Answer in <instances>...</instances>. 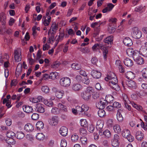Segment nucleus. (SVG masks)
<instances>
[{
    "mask_svg": "<svg viewBox=\"0 0 147 147\" xmlns=\"http://www.w3.org/2000/svg\"><path fill=\"white\" fill-rule=\"evenodd\" d=\"M14 59L17 62L20 61L21 60V58L20 57L19 55H15Z\"/></svg>",
    "mask_w": 147,
    "mask_h": 147,
    "instance_id": "338daca9",
    "label": "nucleus"
},
{
    "mask_svg": "<svg viewBox=\"0 0 147 147\" xmlns=\"http://www.w3.org/2000/svg\"><path fill=\"white\" fill-rule=\"evenodd\" d=\"M58 73L56 72H53L50 74L49 75V78L52 80L55 79L57 76Z\"/></svg>",
    "mask_w": 147,
    "mask_h": 147,
    "instance_id": "4c0bfd02",
    "label": "nucleus"
},
{
    "mask_svg": "<svg viewBox=\"0 0 147 147\" xmlns=\"http://www.w3.org/2000/svg\"><path fill=\"white\" fill-rule=\"evenodd\" d=\"M67 142L65 140H62L61 143V147H65L67 146Z\"/></svg>",
    "mask_w": 147,
    "mask_h": 147,
    "instance_id": "e2e57ef3",
    "label": "nucleus"
},
{
    "mask_svg": "<svg viewBox=\"0 0 147 147\" xmlns=\"http://www.w3.org/2000/svg\"><path fill=\"white\" fill-rule=\"evenodd\" d=\"M82 108V107H80L79 106H76V107L75 109L76 110L77 114L79 112L82 113V110H84V109L83 110Z\"/></svg>",
    "mask_w": 147,
    "mask_h": 147,
    "instance_id": "603ef678",
    "label": "nucleus"
},
{
    "mask_svg": "<svg viewBox=\"0 0 147 147\" xmlns=\"http://www.w3.org/2000/svg\"><path fill=\"white\" fill-rule=\"evenodd\" d=\"M81 107L82 109H83V110L84 109V110H82V112H84V113L85 112L87 111L88 110V107L86 105H83Z\"/></svg>",
    "mask_w": 147,
    "mask_h": 147,
    "instance_id": "680f3d73",
    "label": "nucleus"
},
{
    "mask_svg": "<svg viewBox=\"0 0 147 147\" xmlns=\"http://www.w3.org/2000/svg\"><path fill=\"white\" fill-rule=\"evenodd\" d=\"M132 30L133 32L131 34L133 38L136 39H138L141 37L142 33L138 28L134 27L133 28Z\"/></svg>",
    "mask_w": 147,
    "mask_h": 147,
    "instance_id": "7ed1b4c3",
    "label": "nucleus"
},
{
    "mask_svg": "<svg viewBox=\"0 0 147 147\" xmlns=\"http://www.w3.org/2000/svg\"><path fill=\"white\" fill-rule=\"evenodd\" d=\"M58 107L61 110L64 112H67V107L62 103H59L58 104Z\"/></svg>",
    "mask_w": 147,
    "mask_h": 147,
    "instance_id": "f704fd0d",
    "label": "nucleus"
},
{
    "mask_svg": "<svg viewBox=\"0 0 147 147\" xmlns=\"http://www.w3.org/2000/svg\"><path fill=\"white\" fill-rule=\"evenodd\" d=\"M41 90L44 93H47L49 91V88L47 86H43L41 88Z\"/></svg>",
    "mask_w": 147,
    "mask_h": 147,
    "instance_id": "58836bf2",
    "label": "nucleus"
},
{
    "mask_svg": "<svg viewBox=\"0 0 147 147\" xmlns=\"http://www.w3.org/2000/svg\"><path fill=\"white\" fill-rule=\"evenodd\" d=\"M103 109H99L98 113V116L101 117L104 116L106 115V113L105 111L103 110Z\"/></svg>",
    "mask_w": 147,
    "mask_h": 147,
    "instance_id": "2f4dec72",
    "label": "nucleus"
},
{
    "mask_svg": "<svg viewBox=\"0 0 147 147\" xmlns=\"http://www.w3.org/2000/svg\"><path fill=\"white\" fill-rule=\"evenodd\" d=\"M53 92L55 93L56 97L59 98H61L64 94V92L63 90L54 87L52 88Z\"/></svg>",
    "mask_w": 147,
    "mask_h": 147,
    "instance_id": "0eeeda50",
    "label": "nucleus"
},
{
    "mask_svg": "<svg viewBox=\"0 0 147 147\" xmlns=\"http://www.w3.org/2000/svg\"><path fill=\"white\" fill-rule=\"evenodd\" d=\"M49 124L52 125L56 126L58 123V117L57 116H53L51 118L49 119Z\"/></svg>",
    "mask_w": 147,
    "mask_h": 147,
    "instance_id": "9b49d317",
    "label": "nucleus"
},
{
    "mask_svg": "<svg viewBox=\"0 0 147 147\" xmlns=\"http://www.w3.org/2000/svg\"><path fill=\"white\" fill-rule=\"evenodd\" d=\"M34 129L33 125L30 123H28L24 127V129L26 131L29 132L32 131Z\"/></svg>",
    "mask_w": 147,
    "mask_h": 147,
    "instance_id": "6ab92c4d",
    "label": "nucleus"
},
{
    "mask_svg": "<svg viewBox=\"0 0 147 147\" xmlns=\"http://www.w3.org/2000/svg\"><path fill=\"white\" fill-rule=\"evenodd\" d=\"M102 51H103V53L104 59L105 61H106L107 58V54H108V48L107 47H105Z\"/></svg>",
    "mask_w": 147,
    "mask_h": 147,
    "instance_id": "473e14b6",
    "label": "nucleus"
},
{
    "mask_svg": "<svg viewBox=\"0 0 147 147\" xmlns=\"http://www.w3.org/2000/svg\"><path fill=\"white\" fill-rule=\"evenodd\" d=\"M12 137L13 136L11 135L10 137H8L5 140L6 142L10 145H14L16 143V141Z\"/></svg>",
    "mask_w": 147,
    "mask_h": 147,
    "instance_id": "f3484780",
    "label": "nucleus"
},
{
    "mask_svg": "<svg viewBox=\"0 0 147 147\" xmlns=\"http://www.w3.org/2000/svg\"><path fill=\"white\" fill-rule=\"evenodd\" d=\"M94 91V90L93 88L88 87L81 93V96L84 100L88 101L90 98L91 95Z\"/></svg>",
    "mask_w": 147,
    "mask_h": 147,
    "instance_id": "f257e3e1",
    "label": "nucleus"
},
{
    "mask_svg": "<svg viewBox=\"0 0 147 147\" xmlns=\"http://www.w3.org/2000/svg\"><path fill=\"white\" fill-rule=\"evenodd\" d=\"M119 68L120 72L121 73H123L125 72V69L120 64L119 65Z\"/></svg>",
    "mask_w": 147,
    "mask_h": 147,
    "instance_id": "69168bd1",
    "label": "nucleus"
},
{
    "mask_svg": "<svg viewBox=\"0 0 147 147\" xmlns=\"http://www.w3.org/2000/svg\"><path fill=\"white\" fill-rule=\"evenodd\" d=\"M113 106L114 108H119L121 106V104L120 103L116 102H114L113 104Z\"/></svg>",
    "mask_w": 147,
    "mask_h": 147,
    "instance_id": "8fccbe9b",
    "label": "nucleus"
},
{
    "mask_svg": "<svg viewBox=\"0 0 147 147\" xmlns=\"http://www.w3.org/2000/svg\"><path fill=\"white\" fill-rule=\"evenodd\" d=\"M125 77L131 80L134 79L135 77V74L131 71H128L125 74Z\"/></svg>",
    "mask_w": 147,
    "mask_h": 147,
    "instance_id": "aec40b11",
    "label": "nucleus"
},
{
    "mask_svg": "<svg viewBox=\"0 0 147 147\" xmlns=\"http://www.w3.org/2000/svg\"><path fill=\"white\" fill-rule=\"evenodd\" d=\"M130 132L128 129H124L122 131V135L123 137L126 138L130 135Z\"/></svg>",
    "mask_w": 147,
    "mask_h": 147,
    "instance_id": "c85d7f7f",
    "label": "nucleus"
},
{
    "mask_svg": "<svg viewBox=\"0 0 147 147\" xmlns=\"http://www.w3.org/2000/svg\"><path fill=\"white\" fill-rule=\"evenodd\" d=\"M91 74L93 78L96 79H99L101 76V74L100 72L94 69L91 71Z\"/></svg>",
    "mask_w": 147,
    "mask_h": 147,
    "instance_id": "9d476101",
    "label": "nucleus"
},
{
    "mask_svg": "<svg viewBox=\"0 0 147 147\" xmlns=\"http://www.w3.org/2000/svg\"><path fill=\"white\" fill-rule=\"evenodd\" d=\"M136 136L137 139L139 141H140L143 138L141 131L137 132L136 134Z\"/></svg>",
    "mask_w": 147,
    "mask_h": 147,
    "instance_id": "c756f323",
    "label": "nucleus"
},
{
    "mask_svg": "<svg viewBox=\"0 0 147 147\" xmlns=\"http://www.w3.org/2000/svg\"><path fill=\"white\" fill-rule=\"evenodd\" d=\"M113 128L115 132L116 133L119 134L121 131L120 126L118 125H115Z\"/></svg>",
    "mask_w": 147,
    "mask_h": 147,
    "instance_id": "7c9ffc66",
    "label": "nucleus"
},
{
    "mask_svg": "<svg viewBox=\"0 0 147 147\" xmlns=\"http://www.w3.org/2000/svg\"><path fill=\"white\" fill-rule=\"evenodd\" d=\"M52 31H54V30H56L58 28V25H56L55 24H53L51 26Z\"/></svg>",
    "mask_w": 147,
    "mask_h": 147,
    "instance_id": "774afa93",
    "label": "nucleus"
},
{
    "mask_svg": "<svg viewBox=\"0 0 147 147\" xmlns=\"http://www.w3.org/2000/svg\"><path fill=\"white\" fill-rule=\"evenodd\" d=\"M113 37L111 36H109L107 37L104 40V42L105 43H107L108 44H110L111 45L113 44Z\"/></svg>",
    "mask_w": 147,
    "mask_h": 147,
    "instance_id": "4be33fe9",
    "label": "nucleus"
},
{
    "mask_svg": "<svg viewBox=\"0 0 147 147\" xmlns=\"http://www.w3.org/2000/svg\"><path fill=\"white\" fill-rule=\"evenodd\" d=\"M16 138L18 139H22L25 136V134L22 131L17 132L16 134Z\"/></svg>",
    "mask_w": 147,
    "mask_h": 147,
    "instance_id": "cd10ccee",
    "label": "nucleus"
},
{
    "mask_svg": "<svg viewBox=\"0 0 147 147\" xmlns=\"http://www.w3.org/2000/svg\"><path fill=\"white\" fill-rule=\"evenodd\" d=\"M114 5L111 3H109L107 4V7L104 9L102 12L103 13H106L108 11H109L112 10L114 7Z\"/></svg>",
    "mask_w": 147,
    "mask_h": 147,
    "instance_id": "2eb2a0df",
    "label": "nucleus"
},
{
    "mask_svg": "<svg viewBox=\"0 0 147 147\" xmlns=\"http://www.w3.org/2000/svg\"><path fill=\"white\" fill-rule=\"evenodd\" d=\"M18 82L17 81V80L16 79H14L11 80L10 85L11 87H12V86H16L17 84H18Z\"/></svg>",
    "mask_w": 147,
    "mask_h": 147,
    "instance_id": "6e6d98bb",
    "label": "nucleus"
},
{
    "mask_svg": "<svg viewBox=\"0 0 147 147\" xmlns=\"http://www.w3.org/2000/svg\"><path fill=\"white\" fill-rule=\"evenodd\" d=\"M117 118L119 122H121L123 120V117L121 113L119 112H118L117 113Z\"/></svg>",
    "mask_w": 147,
    "mask_h": 147,
    "instance_id": "ea45409f",
    "label": "nucleus"
},
{
    "mask_svg": "<svg viewBox=\"0 0 147 147\" xmlns=\"http://www.w3.org/2000/svg\"><path fill=\"white\" fill-rule=\"evenodd\" d=\"M44 124L43 122L41 121H38L36 124V127L38 130H40L42 129L44 127Z\"/></svg>",
    "mask_w": 147,
    "mask_h": 147,
    "instance_id": "bb28decb",
    "label": "nucleus"
},
{
    "mask_svg": "<svg viewBox=\"0 0 147 147\" xmlns=\"http://www.w3.org/2000/svg\"><path fill=\"white\" fill-rule=\"evenodd\" d=\"M124 64L127 67H131L133 65V61L129 58H127L124 61Z\"/></svg>",
    "mask_w": 147,
    "mask_h": 147,
    "instance_id": "412c9836",
    "label": "nucleus"
},
{
    "mask_svg": "<svg viewBox=\"0 0 147 147\" xmlns=\"http://www.w3.org/2000/svg\"><path fill=\"white\" fill-rule=\"evenodd\" d=\"M6 18L4 13L3 12H1L0 14V22L1 23L3 26L2 29H5V23H6Z\"/></svg>",
    "mask_w": 147,
    "mask_h": 147,
    "instance_id": "1a4fd4ad",
    "label": "nucleus"
},
{
    "mask_svg": "<svg viewBox=\"0 0 147 147\" xmlns=\"http://www.w3.org/2000/svg\"><path fill=\"white\" fill-rule=\"evenodd\" d=\"M24 107H23V109L24 112L27 113H32L33 112V110L32 107L25 105Z\"/></svg>",
    "mask_w": 147,
    "mask_h": 147,
    "instance_id": "5701e85b",
    "label": "nucleus"
},
{
    "mask_svg": "<svg viewBox=\"0 0 147 147\" xmlns=\"http://www.w3.org/2000/svg\"><path fill=\"white\" fill-rule=\"evenodd\" d=\"M118 82V80L117 79V78L116 77H115V78H113V79H111L110 80V81H109V83H112V84H116V83H117Z\"/></svg>",
    "mask_w": 147,
    "mask_h": 147,
    "instance_id": "de8ad7c7",
    "label": "nucleus"
},
{
    "mask_svg": "<svg viewBox=\"0 0 147 147\" xmlns=\"http://www.w3.org/2000/svg\"><path fill=\"white\" fill-rule=\"evenodd\" d=\"M88 131L90 132H92L94 129V127L92 124L90 125L89 126H88L87 127Z\"/></svg>",
    "mask_w": 147,
    "mask_h": 147,
    "instance_id": "49530a36",
    "label": "nucleus"
},
{
    "mask_svg": "<svg viewBox=\"0 0 147 147\" xmlns=\"http://www.w3.org/2000/svg\"><path fill=\"white\" fill-rule=\"evenodd\" d=\"M78 136L75 134L73 135H72L71 137V140L73 142H76L77 141L78 139Z\"/></svg>",
    "mask_w": 147,
    "mask_h": 147,
    "instance_id": "a18cd8bd",
    "label": "nucleus"
},
{
    "mask_svg": "<svg viewBox=\"0 0 147 147\" xmlns=\"http://www.w3.org/2000/svg\"><path fill=\"white\" fill-rule=\"evenodd\" d=\"M109 85L111 87L114 89L116 91H119L120 90V87L117 84V83L116 84H109Z\"/></svg>",
    "mask_w": 147,
    "mask_h": 147,
    "instance_id": "b1692460",
    "label": "nucleus"
},
{
    "mask_svg": "<svg viewBox=\"0 0 147 147\" xmlns=\"http://www.w3.org/2000/svg\"><path fill=\"white\" fill-rule=\"evenodd\" d=\"M126 138H127L128 141L130 142H132L134 140V137L131 135L130 134V135L128 136Z\"/></svg>",
    "mask_w": 147,
    "mask_h": 147,
    "instance_id": "0e129e2a",
    "label": "nucleus"
},
{
    "mask_svg": "<svg viewBox=\"0 0 147 147\" xmlns=\"http://www.w3.org/2000/svg\"><path fill=\"white\" fill-rule=\"evenodd\" d=\"M126 98L125 100V98L124 97L123 98L124 100L125 101L124 104L126 108L127 109L129 110H131V107L130 105L127 104V100H128V99L127 98V96H126Z\"/></svg>",
    "mask_w": 147,
    "mask_h": 147,
    "instance_id": "79ce46f5",
    "label": "nucleus"
},
{
    "mask_svg": "<svg viewBox=\"0 0 147 147\" xmlns=\"http://www.w3.org/2000/svg\"><path fill=\"white\" fill-rule=\"evenodd\" d=\"M93 98L94 99H96L99 97V94L98 93L94 92L92 94Z\"/></svg>",
    "mask_w": 147,
    "mask_h": 147,
    "instance_id": "bf43d9fd",
    "label": "nucleus"
},
{
    "mask_svg": "<svg viewBox=\"0 0 147 147\" xmlns=\"http://www.w3.org/2000/svg\"><path fill=\"white\" fill-rule=\"evenodd\" d=\"M76 80L79 82H82L86 84H88L90 82L88 78L82 77L79 75H77L76 77Z\"/></svg>",
    "mask_w": 147,
    "mask_h": 147,
    "instance_id": "20e7f679",
    "label": "nucleus"
},
{
    "mask_svg": "<svg viewBox=\"0 0 147 147\" xmlns=\"http://www.w3.org/2000/svg\"><path fill=\"white\" fill-rule=\"evenodd\" d=\"M108 30L109 32L110 33L114 32L115 30V28L113 27L110 26L108 28Z\"/></svg>",
    "mask_w": 147,
    "mask_h": 147,
    "instance_id": "052dcab7",
    "label": "nucleus"
},
{
    "mask_svg": "<svg viewBox=\"0 0 147 147\" xmlns=\"http://www.w3.org/2000/svg\"><path fill=\"white\" fill-rule=\"evenodd\" d=\"M126 85L131 88L136 89L137 87L135 82L131 80L127 81L126 82Z\"/></svg>",
    "mask_w": 147,
    "mask_h": 147,
    "instance_id": "a211bd4d",
    "label": "nucleus"
},
{
    "mask_svg": "<svg viewBox=\"0 0 147 147\" xmlns=\"http://www.w3.org/2000/svg\"><path fill=\"white\" fill-rule=\"evenodd\" d=\"M81 125L82 127L85 128L87 127L88 123L86 119H81L80 120Z\"/></svg>",
    "mask_w": 147,
    "mask_h": 147,
    "instance_id": "c9c22d12",
    "label": "nucleus"
},
{
    "mask_svg": "<svg viewBox=\"0 0 147 147\" xmlns=\"http://www.w3.org/2000/svg\"><path fill=\"white\" fill-rule=\"evenodd\" d=\"M71 82L70 79L67 77L62 78L60 80V83L61 85L65 87L69 86Z\"/></svg>",
    "mask_w": 147,
    "mask_h": 147,
    "instance_id": "423d86ee",
    "label": "nucleus"
},
{
    "mask_svg": "<svg viewBox=\"0 0 147 147\" xmlns=\"http://www.w3.org/2000/svg\"><path fill=\"white\" fill-rule=\"evenodd\" d=\"M68 129L65 127L63 126L60 128L59 133L63 136H65L67 134Z\"/></svg>",
    "mask_w": 147,
    "mask_h": 147,
    "instance_id": "ddd939ff",
    "label": "nucleus"
},
{
    "mask_svg": "<svg viewBox=\"0 0 147 147\" xmlns=\"http://www.w3.org/2000/svg\"><path fill=\"white\" fill-rule=\"evenodd\" d=\"M86 130L83 128H82L80 129V133L81 135L85 136L87 134Z\"/></svg>",
    "mask_w": 147,
    "mask_h": 147,
    "instance_id": "a19ab883",
    "label": "nucleus"
},
{
    "mask_svg": "<svg viewBox=\"0 0 147 147\" xmlns=\"http://www.w3.org/2000/svg\"><path fill=\"white\" fill-rule=\"evenodd\" d=\"M98 122L97 123V124L96 126V129H102L103 125V123H100L99 124H98Z\"/></svg>",
    "mask_w": 147,
    "mask_h": 147,
    "instance_id": "3c124183",
    "label": "nucleus"
},
{
    "mask_svg": "<svg viewBox=\"0 0 147 147\" xmlns=\"http://www.w3.org/2000/svg\"><path fill=\"white\" fill-rule=\"evenodd\" d=\"M80 51L82 52L83 53H88L90 52V50L87 47H80L78 48Z\"/></svg>",
    "mask_w": 147,
    "mask_h": 147,
    "instance_id": "72a5a7b5",
    "label": "nucleus"
},
{
    "mask_svg": "<svg viewBox=\"0 0 147 147\" xmlns=\"http://www.w3.org/2000/svg\"><path fill=\"white\" fill-rule=\"evenodd\" d=\"M71 67L75 70H79L81 69L80 65L77 63H74L72 64Z\"/></svg>",
    "mask_w": 147,
    "mask_h": 147,
    "instance_id": "a878e982",
    "label": "nucleus"
},
{
    "mask_svg": "<svg viewBox=\"0 0 147 147\" xmlns=\"http://www.w3.org/2000/svg\"><path fill=\"white\" fill-rule=\"evenodd\" d=\"M42 52L40 50H38L36 55V60H38L40 59L41 57Z\"/></svg>",
    "mask_w": 147,
    "mask_h": 147,
    "instance_id": "4d7b16f0",
    "label": "nucleus"
},
{
    "mask_svg": "<svg viewBox=\"0 0 147 147\" xmlns=\"http://www.w3.org/2000/svg\"><path fill=\"white\" fill-rule=\"evenodd\" d=\"M35 110L39 113H43L45 111V108L43 107V105L40 104H37L36 106Z\"/></svg>",
    "mask_w": 147,
    "mask_h": 147,
    "instance_id": "f8f14e48",
    "label": "nucleus"
},
{
    "mask_svg": "<svg viewBox=\"0 0 147 147\" xmlns=\"http://www.w3.org/2000/svg\"><path fill=\"white\" fill-rule=\"evenodd\" d=\"M119 136L117 134H115L113 139L111 140L112 146L114 147H118L119 145Z\"/></svg>",
    "mask_w": 147,
    "mask_h": 147,
    "instance_id": "6e6552de",
    "label": "nucleus"
},
{
    "mask_svg": "<svg viewBox=\"0 0 147 147\" xmlns=\"http://www.w3.org/2000/svg\"><path fill=\"white\" fill-rule=\"evenodd\" d=\"M72 88L75 91H79L82 89V86L78 83H74L72 86Z\"/></svg>",
    "mask_w": 147,
    "mask_h": 147,
    "instance_id": "dca6fc26",
    "label": "nucleus"
},
{
    "mask_svg": "<svg viewBox=\"0 0 147 147\" xmlns=\"http://www.w3.org/2000/svg\"><path fill=\"white\" fill-rule=\"evenodd\" d=\"M142 72L143 77L145 78H147V68L144 69Z\"/></svg>",
    "mask_w": 147,
    "mask_h": 147,
    "instance_id": "c03bdc74",
    "label": "nucleus"
},
{
    "mask_svg": "<svg viewBox=\"0 0 147 147\" xmlns=\"http://www.w3.org/2000/svg\"><path fill=\"white\" fill-rule=\"evenodd\" d=\"M51 112L52 113L54 114H57L59 113L58 109L56 107L53 108L51 110Z\"/></svg>",
    "mask_w": 147,
    "mask_h": 147,
    "instance_id": "5fc2aeb1",
    "label": "nucleus"
},
{
    "mask_svg": "<svg viewBox=\"0 0 147 147\" xmlns=\"http://www.w3.org/2000/svg\"><path fill=\"white\" fill-rule=\"evenodd\" d=\"M31 118L33 120H37L39 118V115L36 113H34L32 115Z\"/></svg>",
    "mask_w": 147,
    "mask_h": 147,
    "instance_id": "37998d69",
    "label": "nucleus"
},
{
    "mask_svg": "<svg viewBox=\"0 0 147 147\" xmlns=\"http://www.w3.org/2000/svg\"><path fill=\"white\" fill-rule=\"evenodd\" d=\"M139 53L145 57H147V48L144 47L140 49Z\"/></svg>",
    "mask_w": 147,
    "mask_h": 147,
    "instance_id": "393cba45",
    "label": "nucleus"
},
{
    "mask_svg": "<svg viewBox=\"0 0 147 147\" xmlns=\"http://www.w3.org/2000/svg\"><path fill=\"white\" fill-rule=\"evenodd\" d=\"M81 141L82 143L84 144H87V139L86 138L84 137H82L81 139Z\"/></svg>",
    "mask_w": 147,
    "mask_h": 147,
    "instance_id": "13d9d810",
    "label": "nucleus"
},
{
    "mask_svg": "<svg viewBox=\"0 0 147 147\" xmlns=\"http://www.w3.org/2000/svg\"><path fill=\"white\" fill-rule=\"evenodd\" d=\"M111 133L110 131L106 129L104 131V136L106 137L109 138L111 136Z\"/></svg>",
    "mask_w": 147,
    "mask_h": 147,
    "instance_id": "09e8293b",
    "label": "nucleus"
},
{
    "mask_svg": "<svg viewBox=\"0 0 147 147\" xmlns=\"http://www.w3.org/2000/svg\"><path fill=\"white\" fill-rule=\"evenodd\" d=\"M132 57L134 60L136 61L138 64L141 65L144 63L143 59L136 53L134 52L132 53Z\"/></svg>",
    "mask_w": 147,
    "mask_h": 147,
    "instance_id": "39448f33",
    "label": "nucleus"
},
{
    "mask_svg": "<svg viewBox=\"0 0 147 147\" xmlns=\"http://www.w3.org/2000/svg\"><path fill=\"white\" fill-rule=\"evenodd\" d=\"M123 42L124 45L128 47L131 46L133 44L132 40L129 37L125 38L123 39Z\"/></svg>",
    "mask_w": 147,
    "mask_h": 147,
    "instance_id": "4468645a",
    "label": "nucleus"
},
{
    "mask_svg": "<svg viewBox=\"0 0 147 147\" xmlns=\"http://www.w3.org/2000/svg\"><path fill=\"white\" fill-rule=\"evenodd\" d=\"M108 98V97L106 96L105 100L103 98H100L99 102L96 104V107L99 109H104L109 101Z\"/></svg>",
    "mask_w": 147,
    "mask_h": 147,
    "instance_id": "f03ea898",
    "label": "nucleus"
},
{
    "mask_svg": "<svg viewBox=\"0 0 147 147\" xmlns=\"http://www.w3.org/2000/svg\"><path fill=\"white\" fill-rule=\"evenodd\" d=\"M60 63L57 62H54L53 64L51 65V68H55L56 67H58L60 65Z\"/></svg>",
    "mask_w": 147,
    "mask_h": 147,
    "instance_id": "864d4df0",
    "label": "nucleus"
},
{
    "mask_svg": "<svg viewBox=\"0 0 147 147\" xmlns=\"http://www.w3.org/2000/svg\"><path fill=\"white\" fill-rule=\"evenodd\" d=\"M45 138V136L43 133H39L36 136V138L40 140H42Z\"/></svg>",
    "mask_w": 147,
    "mask_h": 147,
    "instance_id": "e433bc0d",
    "label": "nucleus"
}]
</instances>
